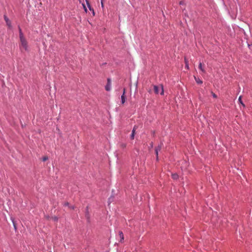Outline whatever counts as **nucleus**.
<instances>
[{"label":"nucleus","mask_w":252,"mask_h":252,"mask_svg":"<svg viewBox=\"0 0 252 252\" xmlns=\"http://www.w3.org/2000/svg\"><path fill=\"white\" fill-rule=\"evenodd\" d=\"M238 101L241 103L243 107H245V105L243 103L242 100V96H240L238 99Z\"/></svg>","instance_id":"obj_13"},{"label":"nucleus","mask_w":252,"mask_h":252,"mask_svg":"<svg viewBox=\"0 0 252 252\" xmlns=\"http://www.w3.org/2000/svg\"><path fill=\"white\" fill-rule=\"evenodd\" d=\"M195 79L197 84H202V81L200 79H197L196 77H195Z\"/></svg>","instance_id":"obj_15"},{"label":"nucleus","mask_w":252,"mask_h":252,"mask_svg":"<svg viewBox=\"0 0 252 252\" xmlns=\"http://www.w3.org/2000/svg\"><path fill=\"white\" fill-rule=\"evenodd\" d=\"M137 128V126H134L133 128L131 134L130 135V138H131V139H134L135 132V130H136Z\"/></svg>","instance_id":"obj_4"},{"label":"nucleus","mask_w":252,"mask_h":252,"mask_svg":"<svg viewBox=\"0 0 252 252\" xmlns=\"http://www.w3.org/2000/svg\"><path fill=\"white\" fill-rule=\"evenodd\" d=\"M199 69L201 70V71L203 72V73H205V69L202 67V64L201 63H200L199 64Z\"/></svg>","instance_id":"obj_8"},{"label":"nucleus","mask_w":252,"mask_h":252,"mask_svg":"<svg viewBox=\"0 0 252 252\" xmlns=\"http://www.w3.org/2000/svg\"><path fill=\"white\" fill-rule=\"evenodd\" d=\"M122 103L124 104L126 101V97L124 94H123L121 96Z\"/></svg>","instance_id":"obj_10"},{"label":"nucleus","mask_w":252,"mask_h":252,"mask_svg":"<svg viewBox=\"0 0 252 252\" xmlns=\"http://www.w3.org/2000/svg\"><path fill=\"white\" fill-rule=\"evenodd\" d=\"M161 149V146L159 145L158 147L156 148L155 149V152L157 155V158H158V151H160Z\"/></svg>","instance_id":"obj_5"},{"label":"nucleus","mask_w":252,"mask_h":252,"mask_svg":"<svg viewBox=\"0 0 252 252\" xmlns=\"http://www.w3.org/2000/svg\"><path fill=\"white\" fill-rule=\"evenodd\" d=\"M58 220L57 217H54V220Z\"/></svg>","instance_id":"obj_21"},{"label":"nucleus","mask_w":252,"mask_h":252,"mask_svg":"<svg viewBox=\"0 0 252 252\" xmlns=\"http://www.w3.org/2000/svg\"><path fill=\"white\" fill-rule=\"evenodd\" d=\"M119 235L121 238L120 241H121V242H122V241L124 239V234H123V233L122 232V231H120L119 233Z\"/></svg>","instance_id":"obj_7"},{"label":"nucleus","mask_w":252,"mask_h":252,"mask_svg":"<svg viewBox=\"0 0 252 252\" xmlns=\"http://www.w3.org/2000/svg\"><path fill=\"white\" fill-rule=\"evenodd\" d=\"M160 89H161L160 94L163 95L164 94V91H163V86L162 85H161V86H160ZM159 90H160L159 87H158V86H156V85L154 86V92L155 94H159Z\"/></svg>","instance_id":"obj_2"},{"label":"nucleus","mask_w":252,"mask_h":252,"mask_svg":"<svg viewBox=\"0 0 252 252\" xmlns=\"http://www.w3.org/2000/svg\"><path fill=\"white\" fill-rule=\"evenodd\" d=\"M63 205L65 206H68L69 207V208H70L71 209H74V206H69V203L67 202H65L64 203Z\"/></svg>","instance_id":"obj_12"},{"label":"nucleus","mask_w":252,"mask_h":252,"mask_svg":"<svg viewBox=\"0 0 252 252\" xmlns=\"http://www.w3.org/2000/svg\"><path fill=\"white\" fill-rule=\"evenodd\" d=\"M172 177L173 178V179H175V180H176L178 178V174L175 173V174H172Z\"/></svg>","instance_id":"obj_14"},{"label":"nucleus","mask_w":252,"mask_h":252,"mask_svg":"<svg viewBox=\"0 0 252 252\" xmlns=\"http://www.w3.org/2000/svg\"><path fill=\"white\" fill-rule=\"evenodd\" d=\"M111 79L110 78H108L107 79V85L105 86V90L107 91H109L111 90Z\"/></svg>","instance_id":"obj_3"},{"label":"nucleus","mask_w":252,"mask_h":252,"mask_svg":"<svg viewBox=\"0 0 252 252\" xmlns=\"http://www.w3.org/2000/svg\"><path fill=\"white\" fill-rule=\"evenodd\" d=\"M86 3L87 4V5L89 8V9L91 11L92 10L93 11V14L94 15V9L92 8L91 5H90V4L89 3V2L88 1V0H86Z\"/></svg>","instance_id":"obj_6"},{"label":"nucleus","mask_w":252,"mask_h":252,"mask_svg":"<svg viewBox=\"0 0 252 252\" xmlns=\"http://www.w3.org/2000/svg\"><path fill=\"white\" fill-rule=\"evenodd\" d=\"M125 94H126V89L124 88L123 89V94H124V95H125Z\"/></svg>","instance_id":"obj_20"},{"label":"nucleus","mask_w":252,"mask_h":252,"mask_svg":"<svg viewBox=\"0 0 252 252\" xmlns=\"http://www.w3.org/2000/svg\"><path fill=\"white\" fill-rule=\"evenodd\" d=\"M101 5L102 8L104 7V3H103V1H101Z\"/></svg>","instance_id":"obj_19"},{"label":"nucleus","mask_w":252,"mask_h":252,"mask_svg":"<svg viewBox=\"0 0 252 252\" xmlns=\"http://www.w3.org/2000/svg\"><path fill=\"white\" fill-rule=\"evenodd\" d=\"M19 36L20 39V48L22 52L27 51L28 50V42L22 32L21 29L19 28Z\"/></svg>","instance_id":"obj_1"},{"label":"nucleus","mask_w":252,"mask_h":252,"mask_svg":"<svg viewBox=\"0 0 252 252\" xmlns=\"http://www.w3.org/2000/svg\"><path fill=\"white\" fill-rule=\"evenodd\" d=\"M185 64H186V65H185V67L189 69V62L188 61V60H187V59L186 58H185Z\"/></svg>","instance_id":"obj_11"},{"label":"nucleus","mask_w":252,"mask_h":252,"mask_svg":"<svg viewBox=\"0 0 252 252\" xmlns=\"http://www.w3.org/2000/svg\"><path fill=\"white\" fill-rule=\"evenodd\" d=\"M48 157L46 156V157H44L43 158L42 160L43 161H45L46 160H47L48 159Z\"/></svg>","instance_id":"obj_17"},{"label":"nucleus","mask_w":252,"mask_h":252,"mask_svg":"<svg viewBox=\"0 0 252 252\" xmlns=\"http://www.w3.org/2000/svg\"><path fill=\"white\" fill-rule=\"evenodd\" d=\"M82 5H83V8H84V10L85 11V12H87V8H86V6L85 5V4H84V3H82Z\"/></svg>","instance_id":"obj_16"},{"label":"nucleus","mask_w":252,"mask_h":252,"mask_svg":"<svg viewBox=\"0 0 252 252\" xmlns=\"http://www.w3.org/2000/svg\"><path fill=\"white\" fill-rule=\"evenodd\" d=\"M4 19L8 26H10V21L8 20L6 16H4Z\"/></svg>","instance_id":"obj_9"},{"label":"nucleus","mask_w":252,"mask_h":252,"mask_svg":"<svg viewBox=\"0 0 252 252\" xmlns=\"http://www.w3.org/2000/svg\"><path fill=\"white\" fill-rule=\"evenodd\" d=\"M211 93H212V94L213 97H214V98L217 97V95L215 93H214L213 92H212Z\"/></svg>","instance_id":"obj_18"}]
</instances>
